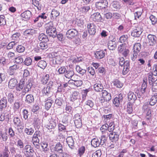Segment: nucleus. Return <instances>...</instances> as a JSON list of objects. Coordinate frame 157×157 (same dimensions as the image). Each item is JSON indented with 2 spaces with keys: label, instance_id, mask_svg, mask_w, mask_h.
I'll use <instances>...</instances> for the list:
<instances>
[{
  "label": "nucleus",
  "instance_id": "56",
  "mask_svg": "<svg viewBox=\"0 0 157 157\" xmlns=\"http://www.w3.org/2000/svg\"><path fill=\"white\" fill-rule=\"evenodd\" d=\"M17 42L15 41H11L6 46V48L7 50H10L12 49L14 45L17 44Z\"/></svg>",
  "mask_w": 157,
  "mask_h": 157
},
{
  "label": "nucleus",
  "instance_id": "47",
  "mask_svg": "<svg viewBox=\"0 0 157 157\" xmlns=\"http://www.w3.org/2000/svg\"><path fill=\"white\" fill-rule=\"evenodd\" d=\"M39 39L40 41L43 40L44 42H48L49 41L47 36L44 33H41L39 36Z\"/></svg>",
  "mask_w": 157,
  "mask_h": 157
},
{
  "label": "nucleus",
  "instance_id": "58",
  "mask_svg": "<svg viewBox=\"0 0 157 157\" xmlns=\"http://www.w3.org/2000/svg\"><path fill=\"white\" fill-rule=\"evenodd\" d=\"M89 90L86 89L83 90L82 92V102L85 100L88 92H89Z\"/></svg>",
  "mask_w": 157,
  "mask_h": 157
},
{
  "label": "nucleus",
  "instance_id": "62",
  "mask_svg": "<svg viewBox=\"0 0 157 157\" xmlns=\"http://www.w3.org/2000/svg\"><path fill=\"white\" fill-rule=\"evenodd\" d=\"M32 61L31 59L29 57L25 59L24 63L26 65L29 66L32 63Z\"/></svg>",
  "mask_w": 157,
  "mask_h": 157
},
{
  "label": "nucleus",
  "instance_id": "30",
  "mask_svg": "<svg viewBox=\"0 0 157 157\" xmlns=\"http://www.w3.org/2000/svg\"><path fill=\"white\" fill-rule=\"evenodd\" d=\"M49 79V75L48 74H45L42 77L41 79L42 83L44 84H46Z\"/></svg>",
  "mask_w": 157,
  "mask_h": 157
},
{
  "label": "nucleus",
  "instance_id": "16",
  "mask_svg": "<svg viewBox=\"0 0 157 157\" xmlns=\"http://www.w3.org/2000/svg\"><path fill=\"white\" fill-rule=\"evenodd\" d=\"M45 107L47 110H48L51 107L52 105L53 102V101L50 97L47 98L45 101Z\"/></svg>",
  "mask_w": 157,
  "mask_h": 157
},
{
  "label": "nucleus",
  "instance_id": "24",
  "mask_svg": "<svg viewBox=\"0 0 157 157\" xmlns=\"http://www.w3.org/2000/svg\"><path fill=\"white\" fill-rule=\"evenodd\" d=\"M33 143L34 146L37 149H39L40 146L39 145V138L33 136L32 138Z\"/></svg>",
  "mask_w": 157,
  "mask_h": 157
},
{
  "label": "nucleus",
  "instance_id": "52",
  "mask_svg": "<svg viewBox=\"0 0 157 157\" xmlns=\"http://www.w3.org/2000/svg\"><path fill=\"white\" fill-rule=\"evenodd\" d=\"M41 123V121L38 116H36L33 118V124L36 126L39 125Z\"/></svg>",
  "mask_w": 157,
  "mask_h": 157
},
{
  "label": "nucleus",
  "instance_id": "41",
  "mask_svg": "<svg viewBox=\"0 0 157 157\" xmlns=\"http://www.w3.org/2000/svg\"><path fill=\"white\" fill-rule=\"evenodd\" d=\"M6 78V75L3 72V69L2 68H0V84L4 81Z\"/></svg>",
  "mask_w": 157,
  "mask_h": 157
},
{
  "label": "nucleus",
  "instance_id": "48",
  "mask_svg": "<svg viewBox=\"0 0 157 157\" xmlns=\"http://www.w3.org/2000/svg\"><path fill=\"white\" fill-rule=\"evenodd\" d=\"M37 65L38 67L44 69L47 66V63L44 60H41L38 63Z\"/></svg>",
  "mask_w": 157,
  "mask_h": 157
},
{
  "label": "nucleus",
  "instance_id": "3",
  "mask_svg": "<svg viewBox=\"0 0 157 157\" xmlns=\"http://www.w3.org/2000/svg\"><path fill=\"white\" fill-rule=\"evenodd\" d=\"M78 31L74 29H70L66 32V37L69 39L72 40L77 35Z\"/></svg>",
  "mask_w": 157,
  "mask_h": 157
},
{
  "label": "nucleus",
  "instance_id": "54",
  "mask_svg": "<svg viewBox=\"0 0 157 157\" xmlns=\"http://www.w3.org/2000/svg\"><path fill=\"white\" fill-rule=\"evenodd\" d=\"M133 111L132 105L131 103L129 102L127 105V112L129 114L132 113Z\"/></svg>",
  "mask_w": 157,
  "mask_h": 157
},
{
  "label": "nucleus",
  "instance_id": "29",
  "mask_svg": "<svg viewBox=\"0 0 157 157\" xmlns=\"http://www.w3.org/2000/svg\"><path fill=\"white\" fill-rule=\"evenodd\" d=\"M108 46L109 50H113L116 48L117 44L114 41L110 40L108 42Z\"/></svg>",
  "mask_w": 157,
  "mask_h": 157
},
{
  "label": "nucleus",
  "instance_id": "25",
  "mask_svg": "<svg viewBox=\"0 0 157 157\" xmlns=\"http://www.w3.org/2000/svg\"><path fill=\"white\" fill-rule=\"evenodd\" d=\"M24 130L25 132L28 135H32L34 132V129L30 126H25Z\"/></svg>",
  "mask_w": 157,
  "mask_h": 157
},
{
  "label": "nucleus",
  "instance_id": "60",
  "mask_svg": "<svg viewBox=\"0 0 157 157\" xmlns=\"http://www.w3.org/2000/svg\"><path fill=\"white\" fill-rule=\"evenodd\" d=\"M13 122L14 125L16 126L21 123V120L17 117H15L13 119Z\"/></svg>",
  "mask_w": 157,
  "mask_h": 157
},
{
  "label": "nucleus",
  "instance_id": "31",
  "mask_svg": "<svg viewBox=\"0 0 157 157\" xmlns=\"http://www.w3.org/2000/svg\"><path fill=\"white\" fill-rule=\"evenodd\" d=\"M94 88L95 91L100 92L102 91L103 87L101 84L96 83L94 85Z\"/></svg>",
  "mask_w": 157,
  "mask_h": 157
},
{
  "label": "nucleus",
  "instance_id": "18",
  "mask_svg": "<svg viewBox=\"0 0 157 157\" xmlns=\"http://www.w3.org/2000/svg\"><path fill=\"white\" fill-rule=\"evenodd\" d=\"M17 82L16 78H12L9 82L8 86L10 89H13L17 85Z\"/></svg>",
  "mask_w": 157,
  "mask_h": 157
},
{
  "label": "nucleus",
  "instance_id": "59",
  "mask_svg": "<svg viewBox=\"0 0 157 157\" xmlns=\"http://www.w3.org/2000/svg\"><path fill=\"white\" fill-rule=\"evenodd\" d=\"M25 50V48L21 45H19L17 47L16 50L19 53L23 52Z\"/></svg>",
  "mask_w": 157,
  "mask_h": 157
},
{
  "label": "nucleus",
  "instance_id": "43",
  "mask_svg": "<svg viewBox=\"0 0 157 157\" xmlns=\"http://www.w3.org/2000/svg\"><path fill=\"white\" fill-rule=\"evenodd\" d=\"M143 83L142 85L141 88V92L144 93L145 92V90L147 87V79L144 78L143 80Z\"/></svg>",
  "mask_w": 157,
  "mask_h": 157
},
{
  "label": "nucleus",
  "instance_id": "32",
  "mask_svg": "<svg viewBox=\"0 0 157 157\" xmlns=\"http://www.w3.org/2000/svg\"><path fill=\"white\" fill-rule=\"evenodd\" d=\"M141 45L140 43H136L133 46L134 52L137 54L140 52L141 49Z\"/></svg>",
  "mask_w": 157,
  "mask_h": 157
},
{
  "label": "nucleus",
  "instance_id": "5",
  "mask_svg": "<svg viewBox=\"0 0 157 157\" xmlns=\"http://www.w3.org/2000/svg\"><path fill=\"white\" fill-rule=\"evenodd\" d=\"M23 150L24 153L27 157H32L34 151L32 147L30 145H27L24 147Z\"/></svg>",
  "mask_w": 157,
  "mask_h": 157
},
{
  "label": "nucleus",
  "instance_id": "23",
  "mask_svg": "<svg viewBox=\"0 0 157 157\" xmlns=\"http://www.w3.org/2000/svg\"><path fill=\"white\" fill-rule=\"evenodd\" d=\"M125 64V65L123 66V69L122 72L123 75H126L129 71L130 65L129 62L127 60Z\"/></svg>",
  "mask_w": 157,
  "mask_h": 157
},
{
  "label": "nucleus",
  "instance_id": "22",
  "mask_svg": "<svg viewBox=\"0 0 157 157\" xmlns=\"http://www.w3.org/2000/svg\"><path fill=\"white\" fill-rule=\"evenodd\" d=\"M22 17L26 20H28L32 16L31 12L29 10H26L21 14Z\"/></svg>",
  "mask_w": 157,
  "mask_h": 157
},
{
  "label": "nucleus",
  "instance_id": "4",
  "mask_svg": "<svg viewBox=\"0 0 157 157\" xmlns=\"http://www.w3.org/2000/svg\"><path fill=\"white\" fill-rule=\"evenodd\" d=\"M62 52L58 51L57 52H53L52 54V55L55 59L56 63L57 64H60L63 61L62 56L61 55Z\"/></svg>",
  "mask_w": 157,
  "mask_h": 157
},
{
  "label": "nucleus",
  "instance_id": "36",
  "mask_svg": "<svg viewBox=\"0 0 157 157\" xmlns=\"http://www.w3.org/2000/svg\"><path fill=\"white\" fill-rule=\"evenodd\" d=\"M34 101V97L33 95L29 94L26 96L25 101L28 104L31 103Z\"/></svg>",
  "mask_w": 157,
  "mask_h": 157
},
{
  "label": "nucleus",
  "instance_id": "9",
  "mask_svg": "<svg viewBox=\"0 0 157 157\" xmlns=\"http://www.w3.org/2000/svg\"><path fill=\"white\" fill-rule=\"evenodd\" d=\"M88 32L90 35H94L96 32V26L93 23H88L87 25Z\"/></svg>",
  "mask_w": 157,
  "mask_h": 157
},
{
  "label": "nucleus",
  "instance_id": "28",
  "mask_svg": "<svg viewBox=\"0 0 157 157\" xmlns=\"http://www.w3.org/2000/svg\"><path fill=\"white\" fill-rule=\"evenodd\" d=\"M153 73L150 72L148 74V81L149 85L152 84L155 81L156 78Z\"/></svg>",
  "mask_w": 157,
  "mask_h": 157
},
{
  "label": "nucleus",
  "instance_id": "33",
  "mask_svg": "<svg viewBox=\"0 0 157 157\" xmlns=\"http://www.w3.org/2000/svg\"><path fill=\"white\" fill-rule=\"evenodd\" d=\"M108 136V133H106L105 134H102V136H101L100 141L101 145H102L105 144V143L106 142L107 138Z\"/></svg>",
  "mask_w": 157,
  "mask_h": 157
},
{
  "label": "nucleus",
  "instance_id": "49",
  "mask_svg": "<svg viewBox=\"0 0 157 157\" xmlns=\"http://www.w3.org/2000/svg\"><path fill=\"white\" fill-rule=\"evenodd\" d=\"M9 153L8 147L5 146L3 153L0 154V157H8Z\"/></svg>",
  "mask_w": 157,
  "mask_h": 157
},
{
  "label": "nucleus",
  "instance_id": "8",
  "mask_svg": "<svg viewBox=\"0 0 157 157\" xmlns=\"http://www.w3.org/2000/svg\"><path fill=\"white\" fill-rule=\"evenodd\" d=\"M108 5V2L106 0H101L95 3L96 7L99 10L105 8Z\"/></svg>",
  "mask_w": 157,
  "mask_h": 157
},
{
  "label": "nucleus",
  "instance_id": "38",
  "mask_svg": "<svg viewBox=\"0 0 157 157\" xmlns=\"http://www.w3.org/2000/svg\"><path fill=\"white\" fill-rule=\"evenodd\" d=\"M157 101V93L154 94V95L151 98L150 101V104L151 105H154Z\"/></svg>",
  "mask_w": 157,
  "mask_h": 157
},
{
  "label": "nucleus",
  "instance_id": "21",
  "mask_svg": "<svg viewBox=\"0 0 157 157\" xmlns=\"http://www.w3.org/2000/svg\"><path fill=\"white\" fill-rule=\"evenodd\" d=\"M67 144L69 147L71 149H73L74 147V141L73 137L71 136H69L66 139Z\"/></svg>",
  "mask_w": 157,
  "mask_h": 157
},
{
  "label": "nucleus",
  "instance_id": "34",
  "mask_svg": "<svg viewBox=\"0 0 157 157\" xmlns=\"http://www.w3.org/2000/svg\"><path fill=\"white\" fill-rule=\"evenodd\" d=\"M143 109L144 111H147L146 115L151 116V108L148 106V105L144 104L143 107Z\"/></svg>",
  "mask_w": 157,
  "mask_h": 157
},
{
  "label": "nucleus",
  "instance_id": "7",
  "mask_svg": "<svg viewBox=\"0 0 157 157\" xmlns=\"http://www.w3.org/2000/svg\"><path fill=\"white\" fill-rule=\"evenodd\" d=\"M157 37L154 35L149 34L147 36V42L150 46L155 45L156 43Z\"/></svg>",
  "mask_w": 157,
  "mask_h": 157
},
{
  "label": "nucleus",
  "instance_id": "44",
  "mask_svg": "<svg viewBox=\"0 0 157 157\" xmlns=\"http://www.w3.org/2000/svg\"><path fill=\"white\" fill-rule=\"evenodd\" d=\"M108 125L106 124L103 125L100 128L102 134H104L106 133H108Z\"/></svg>",
  "mask_w": 157,
  "mask_h": 157
},
{
  "label": "nucleus",
  "instance_id": "46",
  "mask_svg": "<svg viewBox=\"0 0 157 157\" xmlns=\"http://www.w3.org/2000/svg\"><path fill=\"white\" fill-rule=\"evenodd\" d=\"M21 35L19 33H16L13 34L11 36V38L13 40H14L16 42H18V41L20 39V36Z\"/></svg>",
  "mask_w": 157,
  "mask_h": 157
},
{
  "label": "nucleus",
  "instance_id": "27",
  "mask_svg": "<svg viewBox=\"0 0 157 157\" xmlns=\"http://www.w3.org/2000/svg\"><path fill=\"white\" fill-rule=\"evenodd\" d=\"M54 150L59 153H62L63 151L62 145L60 143H57L54 148Z\"/></svg>",
  "mask_w": 157,
  "mask_h": 157
},
{
  "label": "nucleus",
  "instance_id": "2",
  "mask_svg": "<svg viewBox=\"0 0 157 157\" xmlns=\"http://www.w3.org/2000/svg\"><path fill=\"white\" fill-rule=\"evenodd\" d=\"M80 94L77 91L73 92L71 96V100L72 101L77 102L78 105H80L81 102H82V101L81 99Z\"/></svg>",
  "mask_w": 157,
  "mask_h": 157
},
{
  "label": "nucleus",
  "instance_id": "15",
  "mask_svg": "<svg viewBox=\"0 0 157 157\" xmlns=\"http://www.w3.org/2000/svg\"><path fill=\"white\" fill-rule=\"evenodd\" d=\"M19 66L14 64L10 67L9 74L10 75H14L16 73L17 71L19 69Z\"/></svg>",
  "mask_w": 157,
  "mask_h": 157
},
{
  "label": "nucleus",
  "instance_id": "42",
  "mask_svg": "<svg viewBox=\"0 0 157 157\" xmlns=\"http://www.w3.org/2000/svg\"><path fill=\"white\" fill-rule=\"evenodd\" d=\"M59 15V11L53 9L52 10L51 13V18L52 19H54L58 16Z\"/></svg>",
  "mask_w": 157,
  "mask_h": 157
},
{
  "label": "nucleus",
  "instance_id": "51",
  "mask_svg": "<svg viewBox=\"0 0 157 157\" xmlns=\"http://www.w3.org/2000/svg\"><path fill=\"white\" fill-rule=\"evenodd\" d=\"M113 86L118 88H121L123 86V84L121 82L117 80L113 82Z\"/></svg>",
  "mask_w": 157,
  "mask_h": 157
},
{
  "label": "nucleus",
  "instance_id": "61",
  "mask_svg": "<svg viewBox=\"0 0 157 157\" xmlns=\"http://www.w3.org/2000/svg\"><path fill=\"white\" fill-rule=\"evenodd\" d=\"M23 59L21 56H19L15 58L14 62L17 63L21 64L22 63Z\"/></svg>",
  "mask_w": 157,
  "mask_h": 157
},
{
  "label": "nucleus",
  "instance_id": "12",
  "mask_svg": "<svg viewBox=\"0 0 157 157\" xmlns=\"http://www.w3.org/2000/svg\"><path fill=\"white\" fill-rule=\"evenodd\" d=\"M75 117V119L74 120V123L75 126L77 128H80L82 126L81 117L78 114H76Z\"/></svg>",
  "mask_w": 157,
  "mask_h": 157
},
{
  "label": "nucleus",
  "instance_id": "53",
  "mask_svg": "<svg viewBox=\"0 0 157 157\" xmlns=\"http://www.w3.org/2000/svg\"><path fill=\"white\" fill-rule=\"evenodd\" d=\"M47 42H42L40 43L39 44V48L43 50L46 49L48 47Z\"/></svg>",
  "mask_w": 157,
  "mask_h": 157
},
{
  "label": "nucleus",
  "instance_id": "6",
  "mask_svg": "<svg viewBox=\"0 0 157 157\" xmlns=\"http://www.w3.org/2000/svg\"><path fill=\"white\" fill-rule=\"evenodd\" d=\"M90 20L95 22H99L101 21L102 17L99 13H95L91 15Z\"/></svg>",
  "mask_w": 157,
  "mask_h": 157
},
{
  "label": "nucleus",
  "instance_id": "39",
  "mask_svg": "<svg viewBox=\"0 0 157 157\" xmlns=\"http://www.w3.org/2000/svg\"><path fill=\"white\" fill-rule=\"evenodd\" d=\"M74 75V72L72 70H66L64 75L66 78L70 79Z\"/></svg>",
  "mask_w": 157,
  "mask_h": 157
},
{
  "label": "nucleus",
  "instance_id": "26",
  "mask_svg": "<svg viewBox=\"0 0 157 157\" xmlns=\"http://www.w3.org/2000/svg\"><path fill=\"white\" fill-rule=\"evenodd\" d=\"M91 144L94 147H98L101 145L100 140L98 138H94L91 140Z\"/></svg>",
  "mask_w": 157,
  "mask_h": 157
},
{
  "label": "nucleus",
  "instance_id": "45",
  "mask_svg": "<svg viewBox=\"0 0 157 157\" xmlns=\"http://www.w3.org/2000/svg\"><path fill=\"white\" fill-rule=\"evenodd\" d=\"M71 83L72 84L77 87H79L82 85L83 82L82 80L79 79L77 80H75V82H71Z\"/></svg>",
  "mask_w": 157,
  "mask_h": 157
},
{
  "label": "nucleus",
  "instance_id": "63",
  "mask_svg": "<svg viewBox=\"0 0 157 157\" xmlns=\"http://www.w3.org/2000/svg\"><path fill=\"white\" fill-rule=\"evenodd\" d=\"M118 61H119V64L122 67L123 66L125 65V64L126 62V61H124L123 57H120L118 59Z\"/></svg>",
  "mask_w": 157,
  "mask_h": 157
},
{
  "label": "nucleus",
  "instance_id": "10",
  "mask_svg": "<svg viewBox=\"0 0 157 157\" xmlns=\"http://www.w3.org/2000/svg\"><path fill=\"white\" fill-rule=\"evenodd\" d=\"M123 98L121 94H120L118 97H115L113 101V103L115 106L117 107H119L120 103L121 102L123 101Z\"/></svg>",
  "mask_w": 157,
  "mask_h": 157
},
{
  "label": "nucleus",
  "instance_id": "40",
  "mask_svg": "<svg viewBox=\"0 0 157 157\" xmlns=\"http://www.w3.org/2000/svg\"><path fill=\"white\" fill-rule=\"evenodd\" d=\"M25 82L23 79L21 80L18 84V86H16V90L17 91H20L21 90L23 87H24Z\"/></svg>",
  "mask_w": 157,
  "mask_h": 157
},
{
  "label": "nucleus",
  "instance_id": "37",
  "mask_svg": "<svg viewBox=\"0 0 157 157\" xmlns=\"http://www.w3.org/2000/svg\"><path fill=\"white\" fill-rule=\"evenodd\" d=\"M129 36L128 35H122L119 39V42L121 43L127 42Z\"/></svg>",
  "mask_w": 157,
  "mask_h": 157
},
{
  "label": "nucleus",
  "instance_id": "14",
  "mask_svg": "<svg viewBox=\"0 0 157 157\" xmlns=\"http://www.w3.org/2000/svg\"><path fill=\"white\" fill-rule=\"evenodd\" d=\"M43 96L45 97H50L51 95L50 89L47 87H44L41 90Z\"/></svg>",
  "mask_w": 157,
  "mask_h": 157
},
{
  "label": "nucleus",
  "instance_id": "19",
  "mask_svg": "<svg viewBox=\"0 0 157 157\" xmlns=\"http://www.w3.org/2000/svg\"><path fill=\"white\" fill-rule=\"evenodd\" d=\"M57 122L55 120L52 119L47 125V128L48 129H54L56 127Z\"/></svg>",
  "mask_w": 157,
  "mask_h": 157
},
{
  "label": "nucleus",
  "instance_id": "11",
  "mask_svg": "<svg viewBox=\"0 0 157 157\" xmlns=\"http://www.w3.org/2000/svg\"><path fill=\"white\" fill-rule=\"evenodd\" d=\"M142 30V29L140 27H136L132 32L131 35L135 37H139L143 32Z\"/></svg>",
  "mask_w": 157,
  "mask_h": 157
},
{
  "label": "nucleus",
  "instance_id": "55",
  "mask_svg": "<svg viewBox=\"0 0 157 157\" xmlns=\"http://www.w3.org/2000/svg\"><path fill=\"white\" fill-rule=\"evenodd\" d=\"M90 9V6L86 5L80 8V10L83 13H86Z\"/></svg>",
  "mask_w": 157,
  "mask_h": 157
},
{
  "label": "nucleus",
  "instance_id": "64",
  "mask_svg": "<svg viewBox=\"0 0 157 157\" xmlns=\"http://www.w3.org/2000/svg\"><path fill=\"white\" fill-rule=\"evenodd\" d=\"M101 155V151L97 150L93 154L92 157H100Z\"/></svg>",
  "mask_w": 157,
  "mask_h": 157
},
{
  "label": "nucleus",
  "instance_id": "35",
  "mask_svg": "<svg viewBox=\"0 0 157 157\" xmlns=\"http://www.w3.org/2000/svg\"><path fill=\"white\" fill-rule=\"evenodd\" d=\"M128 100L129 101L132 100L135 101L137 99L136 95L131 91L128 92Z\"/></svg>",
  "mask_w": 157,
  "mask_h": 157
},
{
  "label": "nucleus",
  "instance_id": "57",
  "mask_svg": "<svg viewBox=\"0 0 157 157\" xmlns=\"http://www.w3.org/2000/svg\"><path fill=\"white\" fill-rule=\"evenodd\" d=\"M35 30L33 29H29L26 30L24 32L25 35L27 36L28 35H32L34 33Z\"/></svg>",
  "mask_w": 157,
  "mask_h": 157
},
{
  "label": "nucleus",
  "instance_id": "17",
  "mask_svg": "<svg viewBox=\"0 0 157 157\" xmlns=\"http://www.w3.org/2000/svg\"><path fill=\"white\" fill-rule=\"evenodd\" d=\"M105 51L103 50L98 51L95 53V57L98 59L103 58L105 56Z\"/></svg>",
  "mask_w": 157,
  "mask_h": 157
},
{
  "label": "nucleus",
  "instance_id": "20",
  "mask_svg": "<svg viewBox=\"0 0 157 157\" xmlns=\"http://www.w3.org/2000/svg\"><path fill=\"white\" fill-rule=\"evenodd\" d=\"M109 136L110 140L112 142H116L118 140L119 138V136L116 134L115 132H111Z\"/></svg>",
  "mask_w": 157,
  "mask_h": 157
},
{
  "label": "nucleus",
  "instance_id": "50",
  "mask_svg": "<svg viewBox=\"0 0 157 157\" xmlns=\"http://www.w3.org/2000/svg\"><path fill=\"white\" fill-rule=\"evenodd\" d=\"M7 97L8 102L10 104H12L14 100L13 94L10 93L8 94Z\"/></svg>",
  "mask_w": 157,
  "mask_h": 157
},
{
  "label": "nucleus",
  "instance_id": "1",
  "mask_svg": "<svg viewBox=\"0 0 157 157\" xmlns=\"http://www.w3.org/2000/svg\"><path fill=\"white\" fill-rule=\"evenodd\" d=\"M46 33L49 36L54 38L57 35L56 28L54 26L52 22L50 21L45 25Z\"/></svg>",
  "mask_w": 157,
  "mask_h": 157
},
{
  "label": "nucleus",
  "instance_id": "13",
  "mask_svg": "<svg viewBox=\"0 0 157 157\" xmlns=\"http://www.w3.org/2000/svg\"><path fill=\"white\" fill-rule=\"evenodd\" d=\"M7 101L6 97H3L0 100V112L7 107Z\"/></svg>",
  "mask_w": 157,
  "mask_h": 157
}]
</instances>
